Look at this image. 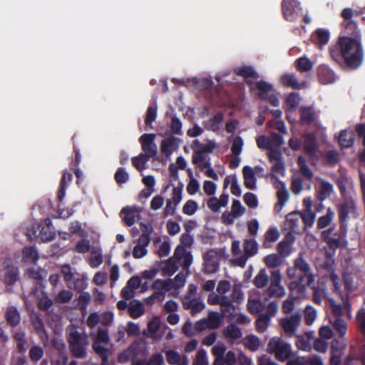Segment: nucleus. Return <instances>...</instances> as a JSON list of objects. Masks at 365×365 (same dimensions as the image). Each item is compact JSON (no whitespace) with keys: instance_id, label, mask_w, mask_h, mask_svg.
<instances>
[{"instance_id":"obj_54","label":"nucleus","mask_w":365,"mask_h":365,"mask_svg":"<svg viewBox=\"0 0 365 365\" xmlns=\"http://www.w3.org/2000/svg\"><path fill=\"white\" fill-rule=\"evenodd\" d=\"M43 356V350L40 346H33L29 350V358L34 362L38 361Z\"/></svg>"},{"instance_id":"obj_20","label":"nucleus","mask_w":365,"mask_h":365,"mask_svg":"<svg viewBox=\"0 0 365 365\" xmlns=\"http://www.w3.org/2000/svg\"><path fill=\"white\" fill-rule=\"evenodd\" d=\"M317 78L322 84L333 83L336 80L334 72L327 66L321 65L317 68Z\"/></svg>"},{"instance_id":"obj_25","label":"nucleus","mask_w":365,"mask_h":365,"mask_svg":"<svg viewBox=\"0 0 365 365\" xmlns=\"http://www.w3.org/2000/svg\"><path fill=\"white\" fill-rule=\"evenodd\" d=\"M300 216L298 212L289 213L286 216V225L291 232L299 233L300 229L299 227Z\"/></svg>"},{"instance_id":"obj_36","label":"nucleus","mask_w":365,"mask_h":365,"mask_svg":"<svg viewBox=\"0 0 365 365\" xmlns=\"http://www.w3.org/2000/svg\"><path fill=\"white\" fill-rule=\"evenodd\" d=\"M269 280L270 278L267 275L265 269H262L255 277L253 279V284L257 288H263L267 285Z\"/></svg>"},{"instance_id":"obj_6","label":"nucleus","mask_w":365,"mask_h":365,"mask_svg":"<svg viewBox=\"0 0 365 365\" xmlns=\"http://www.w3.org/2000/svg\"><path fill=\"white\" fill-rule=\"evenodd\" d=\"M282 276L279 270L271 272L270 284L267 293L270 297L281 298L285 295V289L281 284Z\"/></svg>"},{"instance_id":"obj_1","label":"nucleus","mask_w":365,"mask_h":365,"mask_svg":"<svg viewBox=\"0 0 365 365\" xmlns=\"http://www.w3.org/2000/svg\"><path fill=\"white\" fill-rule=\"evenodd\" d=\"M333 58L344 60L346 66L356 69L363 61V48L361 39L339 37L335 48L330 51Z\"/></svg>"},{"instance_id":"obj_9","label":"nucleus","mask_w":365,"mask_h":365,"mask_svg":"<svg viewBox=\"0 0 365 365\" xmlns=\"http://www.w3.org/2000/svg\"><path fill=\"white\" fill-rule=\"evenodd\" d=\"M300 322L301 315L299 314H294L289 317L282 318L279 322L285 334L289 337L295 335L297 329Z\"/></svg>"},{"instance_id":"obj_49","label":"nucleus","mask_w":365,"mask_h":365,"mask_svg":"<svg viewBox=\"0 0 365 365\" xmlns=\"http://www.w3.org/2000/svg\"><path fill=\"white\" fill-rule=\"evenodd\" d=\"M149 160L150 158L146 156V155L140 153L138 156L132 158V163L135 169L140 172L145 169V165Z\"/></svg>"},{"instance_id":"obj_53","label":"nucleus","mask_w":365,"mask_h":365,"mask_svg":"<svg viewBox=\"0 0 365 365\" xmlns=\"http://www.w3.org/2000/svg\"><path fill=\"white\" fill-rule=\"evenodd\" d=\"M305 227H312L315 220V214L310 210H304L302 214H299Z\"/></svg>"},{"instance_id":"obj_57","label":"nucleus","mask_w":365,"mask_h":365,"mask_svg":"<svg viewBox=\"0 0 365 365\" xmlns=\"http://www.w3.org/2000/svg\"><path fill=\"white\" fill-rule=\"evenodd\" d=\"M114 179L118 185H120L125 183L128 180L129 175L125 168L120 167L117 169L114 175Z\"/></svg>"},{"instance_id":"obj_39","label":"nucleus","mask_w":365,"mask_h":365,"mask_svg":"<svg viewBox=\"0 0 365 365\" xmlns=\"http://www.w3.org/2000/svg\"><path fill=\"white\" fill-rule=\"evenodd\" d=\"M143 351V348L139 343H133L129 347L124 351L122 356H125L127 358L135 359L139 356Z\"/></svg>"},{"instance_id":"obj_31","label":"nucleus","mask_w":365,"mask_h":365,"mask_svg":"<svg viewBox=\"0 0 365 365\" xmlns=\"http://www.w3.org/2000/svg\"><path fill=\"white\" fill-rule=\"evenodd\" d=\"M192 148L194 151L193 155H205V153H212L215 148L214 144H202L199 140H195L193 142Z\"/></svg>"},{"instance_id":"obj_45","label":"nucleus","mask_w":365,"mask_h":365,"mask_svg":"<svg viewBox=\"0 0 365 365\" xmlns=\"http://www.w3.org/2000/svg\"><path fill=\"white\" fill-rule=\"evenodd\" d=\"M243 248L245 254L247 257H252L257 253V243L255 240H245Z\"/></svg>"},{"instance_id":"obj_41","label":"nucleus","mask_w":365,"mask_h":365,"mask_svg":"<svg viewBox=\"0 0 365 365\" xmlns=\"http://www.w3.org/2000/svg\"><path fill=\"white\" fill-rule=\"evenodd\" d=\"M334 217V212L331 207L327 210V212L324 215L320 217L317 220V227L319 229H323L330 225Z\"/></svg>"},{"instance_id":"obj_15","label":"nucleus","mask_w":365,"mask_h":365,"mask_svg":"<svg viewBox=\"0 0 365 365\" xmlns=\"http://www.w3.org/2000/svg\"><path fill=\"white\" fill-rule=\"evenodd\" d=\"M203 272L205 274H213L219 269V261L213 251H209L203 256Z\"/></svg>"},{"instance_id":"obj_32","label":"nucleus","mask_w":365,"mask_h":365,"mask_svg":"<svg viewBox=\"0 0 365 365\" xmlns=\"http://www.w3.org/2000/svg\"><path fill=\"white\" fill-rule=\"evenodd\" d=\"M192 163L197 165L201 171L211 166L210 158L206 155H192Z\"/></svg>"},{"instance_id":"obj_59","label":"nucleus","mask_w":365,"mask_h":365,"mask_svg":"<svg viewBox=\"0 0 365 365\" xmlns=\"http://www.w3.org/2000/svg\"><path fill=\"white\" fill-rule=\"evenodd\" d=\"M61 272L63 276L64 281L67 286L70 287L73 280V274L71 272L70 265L65 264L62 266Z\"/></svg>"},{"instance_id":"obj_10","label":"nucleus","mask_w":365,"mask_h":365,"mask_svg":"<svg viewBox=\"0 0 365 365\" xmlns=\"http://www.w3.org/2000/svg\"><path fill=\"white\" fill-rule=\"evenodd\" d=\"M299 112L300 122L304 125L315 124L319 116V112L313 106H301Z\"/></svg>"},{"instance_id":"obj_61","label":"nucleus","mask_w":365,"mask_h":365,"mask_svg":"<svg viewBox=\"0 0 365 365\" xmlns=\"http://www.w3.org/2000/svg\"><path fill=\"white\" fill-rule=\"evenodd\" d=\"M356 130L359 137L362 139V144L364 147L363 151L360 153L359 158L361 161H365V125H357Z\"/></svg>"},{"instance_id":"obj_63","label":"nucleus","mask_w":365,"mask_h":365,"mask_svg":"<svg viewBox=\"0 0 365 365\" xmlns=\"http://www.w3.org/2000/svg\"><path fill=\"white\" fill-rule=\"evenodd\" d=\"M197 209V204L195 200H187L182 207V212L187 215H192Z\"/></svg>"},{"instance_id":"obj_2","label":"nucleus","mask_w":365,"mask_h":365,"mask_svg":"<svg viewBox=\"0 0 365 365\" xmlns=\"http://www.w3.org/2000/svg\"><path fill=\"white\" fill-rule=\"evenodd\" d=\"M287 273L288 277L293 279L289 285L290 291L299 296L305 294L307 287L314 282L310 265L301 256L295 259L294 267L288 268Z\"/></svg>"},{"instance_id":"obj_34","label":"nucleus","mask_w":365,"mask_h":365,"mask_svg":"<svg viewBox=\"0 0 365 365\" xmlns=\"http://www.w3.org/2000/svg\"><path fill=\"white\" fill-rule=\"evenodd\" d=\"M279 237V232L276 227H270L264 234L263 247L268 248L271 247V243L276 242Z\"/></svg>"},{"instance_id":"obj_48","label":"nucleus","mask_w":365,"mask_h":365,"mask_svg":"<svg viewBox=\"0 0 365 365\" xmlns=\"http://www.w3.org/2000/svg\"><path fill=\"white\" fill-rule=\"evenodd\" d=\"M210 329H215L219 327L222 322V317L217 312L211 311L206 318Z\"/></svg>"},{"instance_id":"obj_24","label":"nucleus","mask_w":365,"mask_h":365,"mask_svg":"<svg viewBox=\"0 0 365 365\" xmlns=\"http://www.w3.org/2000/svg\"><path fill=\"white\" fill-rule=\"evenodd\" d=\"M223 334L225 337L232 343L242 336L241 329L234 324L227 325L224 329Z\"/></svg>"},{"instance_id":"obj_21","label":"nucleus","mask_w":365,"mask_h":365,"mask_svg":"<svg viewBox=\"0 0 365 365\" xmlns=\"http://www.w3.org/2000/svg\"><path fill=\"white\" fill-rule=\"evenodd\" d=\"M165 357L170 365H188V360L185 355H180L175 350L169 349L165 351Z\"/></svg>"},{"instance_id":"obj_17","label":"nucleus","mask_w":365,"mask_h":365,"mask_svg":"<svg viewBox=\"0 0 365 365\" xmlns=\"http://www.w3.org/2000/svg\"><path fill=\"white\" fill-rule=\"evenodd\" d=\"M356 208L355 203L351 199H347L338 205L339 220L343 225L349 219V214Z\"/></svg>"},{"instance_id":"obj_40","label":"nucleus","mask_w":365,"mask_h":365,"mask_svg":"<svg viewBox=\"0 0 365 365\" xmlns=\"http://www.w3.org/2000/svg\"><path fill=\"white\" fill-rule=\"evenodd\" d=\"M93 349L94 351L101 358L103 364L108 362L110 351L97 342H93Z\"/></svg>"},{"instance_id":"obj_58","label":"nucleus","mask_w":365,"mask_h":365,"mask_svg":"<svg viewBox=\"0 0 365 365\" xmlns=\"http://www.w3.org/2000/svg\"><path fill=\"white\" fill-rule=\"evenodd\" d=\"M262 303L259 299H248L247 309L251 314H258L262 309Z\"/></svg>"},{"instance_id":"obj_35","label":"nucleus","mask_w":365,"mask_h":365,"mask_svg":"<svg viewBox=\"0 0 365 365\" xmlns=\"http://www.w3.org/2000/svg\"><path fill=\"white\" fill-rule=\"evenodd\" d=\"M272 178L277 180L279 185L282 187V189L277 192V197L278 199V202L282 206H283L289 199V192L285 187V184L282 181L279 180L277 176L273 174L272 175Z\"/></svg>"},{"instance_id":"obj_5","label":"nucleus","mask_w":365,"mask_h":365,"mask_svg":"<svg viewBox=\"0 0 365 365\" xmlns=\"http://www.w3.org/2000/svg\"><path fill=\"white\" fill-rule=\"evenodd\" d=\"M267 351L269 354H273L275 358L280 361H285L294 355L291 345L279 337H273L269 340L267 344Z\"/></svg>"},{"instance_id":"obj_51","label":"nucleus","mask_w":365,"mask_h":365,"mask_svg":"<svg viewBox=\"0 0 365 365\" xmlns=\"http://www.w3.org/2000/svg\"><path fill=\"white\" fill-rule=\"evenodd\" d=\"M333 327L339 333L340 338H343L347 331L346 322L341 318H336L333 322Z\"/></svg>"},{"instance_id":"obj_4","label":"nucleus","mask_w":365,"mask_h":365,"mask_svg":"<svg viewBox=\"0 0 365 365\" xmlns=\"http://www.w3.org/2000/svg\"><path fill=\"white\" fill-rule=\"evenodd\" d=\"M67 341L73 357L77 359L86 358V349L89 341L88 335L85 332H79L76 329H71L67 336Z\"/></svg>"},{"instance_id":"obj_55","label":"nucleus","mask_w":365,"mask_h":365,"mask_svg":"<svg viewBox=\"0 0 365 365\" xmlns=\"http://www.w3.org/2000/svg\"><path fill=\"white\" fill-rule=\"evenodd\" d=\"M299 104V96L296 93H291L286 98V105L289 111L294 110Z\"/></svg>"},{"instance_id":"obj_11","label":"nucleus","mask_w":365,"mask_h":365,"mask_svg":"<svg viewBox=\"0 0 365 365\" xmlns=\"http://www.w3.org/2000/svg\"><path fill=\"white\" fill-rule=\"evenodd\" d=\"M182 307L186 310H190L191 315L201 312L205 307V304L200 298L184 297L182 299Z\"/></svg>"},{"instance_id":"obj_27","label":"nucleus","mask_w":365,"mask_h":365,"mask_svg":"<svg viewBox=\"0 0 365 365\" xmlns=\"http://www.w3.org/2000/svg\"><path fill=\"white\" fill-rule=\"evenodd\" d=\"M145 312L143 304L138 300H133L128 306V313L130 317L137 319Z\"/></svg>"},{"instance_id":"obj_28","label":"nucleus","mask_w":365,"mask_h":365,"mask_svg":"<svg viewBox=\"0 0 365 365\" xmlns=\"http://www.w3.org/2000/svg\"><path fill=\"white\" fill-rule=\"evenodd\" d=\"M6 319L12 327H16L20 322V314L15 307H9L6 311Z\"/></svg>"},{"instance_id":"obj_38","label":"nucleus","mask_w":365,"mask_h":365,"mask_svg":"<svg viewBox=\"0 0 365 365\" xmlns=\"http://www.w3.org/2000/svg\"><path fill=\"white\" fill-rule=\"evenodd\" d=\"M137 245L134 247L133 250V256L135 259L143 257L146 255L148 250L146 247L148 246L150 242L146 241H142L141 240H137Z\"/></svg>"},{"instance_id":"obj_22","label":"nucleus","mask_w":365,"mask_h":365,"mask_svg":"<svg viewBox=\"0 0 365 365\" xmlns=\"http://www.w3.org/2000/svg\"><path fill=\"white\" fill-rule=\"evenodd\" d=\"M341 26L344 29L343 32L344 36L343 37L356 38L361 39V35L357 24L354 21H343Z\"/></svg>"},{"instance_id":"obj_29","label":"nucleus","mask_w":365,"mask_h":365,"mask_svg":"<svg viewBox=\"0 0 365 365\" xmlns=\"http://www.w3.org/2000/svg\"><path fill=\"white\" fill-rule=\"evenodd\" d=\"M242 175L244 178L245 186L250 190L255 189V182H249L248 180H255V171L253 168L249 165H245L242 168Z\"/></svg>"},{"instance_id":"obj_37","label":"nucleus","mask_w":365,"mask_h":365,"mask_svg":"<svg viewBox=\"0 0 365 365\" xmlns=\"http://www.w3.org/2000/svg\"><path fill=\"white\" fill-rule=\"evenodd\" d=\"M297 163L299 168V171L301 174L307 180H312L314 174L311 169L307 165L305 158L303 156L300 155L298 157Z\"/></svg>"},{"instance_id":"obj_56","label":"nucleus","mask_w":365,"mask_h":365,"mask_svg":"<svg viewBox=\"0 0 365 365\" xmlns=\"http://www.w3.org/2000/svg\"><path fill=\"white\" fill-rule=\"evenodd\" d=\"M236 309L237 307L233 304V302L228 304H226V306L220 307V311L222 315L230 319H234Z\"/></svg>"},{"instance_id":"obj_43","label":"nucleus","mask_w":365,"mask_h":365,"mask_svg":"<svg viewBox=\"0 0 365 365\" xmlns=\"http://www.w3.org/2000/svg\"><path fill=\"white\" fill-rule=\"evenodd\" d=\"M313 38L317 43L322 46L325 45L329 40V33L328 31L323 29H318L315 31Z\"/></svg>"},{"instance_id":"obj_30","label":"nucleus","mask_w":365,"mask_h":365,"mask_svg":"<svg viewBox=\"0 0 365 365\" xmlns=\"http://www.w3.org/2000/svg\"><path fill=\"white\" fill-rule=\"evenodd\" d=\"M338 142L342 148L351 147L354 143L353 132H348L346 130H341L338 137Z\"/></svg>"},{"instance_id":"obj_8","label":"nucleus","mask_w":365,"mask_h":365,"mask_svg":"<svg viewBox=\"0 0 365 365\" xmlns=\"http://www.w3.org/2000/svg\"><path fill=\"white\" fill-rule=\"evenodd\" d=\"M155 137L154 133H144L139 138L143 154L150 158L155 157L158 153V147L155 143Z\"/></svg>"},{"instance_id":"obj_64","label":"nucleus","mask_w":365,"mask_h":365,"mask_svg":"<svg viewBox=\"0 0 365 365\" xmlns=\"http://www.w3.org/2000/svg\"><path fill=\"white\" fill-rule=\"evenodd\" d=\"M356 320L359 324V330L365 338V310L362 309L358 312Z\"/></svg>"},{"instance_id":"obj_14","label":"nucleus","mask_w":365,"mask_h":365,"mask_svg":"<svg viewBox=\"0 0 365 365\" xmlns=\"http://www.w3.org/2000/svg\"><path fill=\"white\" fill-rule=\"evenodd\" d=\"M280 83L284 87L300 90L307 87L306 81L299 82L296 74L286 73L280 77Z\"/></svg>"},{"instance_id":"obj_42","label":"nucleus","mask_w":365,"mask_h":365,"mask_svg":"<svg viewBox=\"0 0 365 365\" xmlns=\"http://www.w3.org/2000/svg\"><path fill=\"white\" fill-rule=\"evenodd\" d=\"M18 269L13 266H8L7 270L4 274V283L8 285H13L18 279Z\"/></svg>"},{"instance_id":"obj_7","label":"nucleus","mask_w":365,"mask_h":365,"mask_svg":"<svg viewBox=\"0 0 365 365\" xmlns=\"http://www.w3.org/2000/svg\"><path fill=\"white\" fill-rule=\"evenodd\" d=\"M256 88L258 91V96L260 99L269 102L273 106H279V101L277 96L274 93L269 94L270 92L274 91L272 84L264 81H259L256 83Z\"/></svg>"},{"instance_id":"obj_3","label":"nucleus","mask_w":365,"mask_h":365,"mask_svg":"<svg viewBox=\"0 0 365 365\" xmlns=\"http://www.w3.org/2000/svg\"><path fill=\"white\" fill-rule=\"evenodd\" d=\"M324 242L327 244L329 249L334 252L338 249L344 248L348 245L347 230L345 226L340 225L339 229L335 227H329L321 234Z\"/></svg>"},{"instance_id":"obj_60","label":"nucleus","mask_w":365,"mask_h":365,"mask_svg":"<svg viewBox=\"0 0 365 365\" xmlns=\"http://www.w3.org/2000/svg\"><path fill=\"white\" fill-rule=\"evenodd\" d=\"M231 297L233 302L240 303L243 299L241 284H235L232 287Z\"/></svg>"},{"instance_id":"obj_16","label":"nucleus","mask_w":365,"mask_h":365,"mask_svg":"<svg viewBox=\"0 0 365 365\" xmlns=\"http://www.w3.org/2000/svg\"><path fill=\"white\" fill-rule=\"evenodd\" d=\"M180 139L170 136L164 138L160 143V151L167 158H169L179 147Z\"/></svg>"},{"instance_id":"obj_46","label":"nucleus","mask_w":365,"mask_h":365,"mask_svg":"<svg viewBox=\"0 0 365 365\" xmlns=\"http://www.w3.org/2000/svg\"><path fill=\"white\" fill-rule=\"evenodd\" d=\"M139 225L142 234L138 237V240H141L143 242L146 241L147 242H150V235L153 232V226L150 224L143 222H140Z\"/></svg>"},{"instance_id":"obj_33","label":"nucleus","mask_w":365,"mask_h":365,"mask_svg":"<svg viewBox=\"0 0 365 365\" xmlns=\"http://www.w3.org/2000/svg\"><path fill=\"white\" fill-rule=\"evenodd\" d=\"M294 66L296 69L301 73L309 71L313 68L312 62L306 56L298 58L294 62Z\"/></svg>"},{"instance_id":"obj_19","label":"nucleus","mask_w":365,"mask_h":365,"mask_svg":"<svg viewBox=\"0 0 365 365\" xmlns=\"http://www.w3.org/2000/svg\"><path fill=\"white\" fill-rule=\"evenodd\" d=\"M319 185L316 189L317 198L319 201L323 202L329 198L334 192L333 185L324 180V179H319Z\"/></svg>"},{"instance_id":"obj_13","label":"nucleus","mask_w":365,"mask_h":365,"mask_svg":"<svg viewBox=\"0 0 365 365\" xmlns=\"http://www.w3.org/2000/svg\"><path fill=\"white\" fill-rule=\"evenodd\" d=\"M299 6V2L297 0H282V11L284 18L289 21H294L297 16V10Z\"/></svg>"},{"instance_id":"obj_52","label":"nucleus","mask_w":365,"mask_h":365,"mask_svg":"<svg viewBox=\"0 0 365 365\" xmlns=\"http://www.w3.org/2000/svg\"><path fill=\"white\" fill-rule=\"evenodd\" d=\"M264 262L268 267L276 268L281 264L282 259L277 255L271 254L264 258Z\"/></svg>"},{"instance_id":"obj_47","label":"nucleus","mask_w":365,"mask_h":365,"mask_svg":"<svg viewBox=\"0 0 365 365\" xmlns=\"http://www.w3.org/2000/svg\"><path fill=\"white\" fill-rule=\"evenodd\" d=\"M235 73L237 75L242 76L245 78H258V75L257 72L253 69L252 67L245 66H241L236 69Z\"/></svg>"},{"instance_id":"obj_50","label":"nucleus","mask_w":365,"mask_h":365,"mask_svg":"<svg viewBox=\"0 0 365 365\" xmlns=\"http://www.w3.org/2000/svg\"><path fill=\"white\" fill-rule=\"evenodd\" d=\"M223 118H224V116L221 112L216 113L207 122L208 128L213 131L217 130L220 128V126L223 121Z\"/></svg>"},{"instance_id":"obj_44","label":"nucleus","mask_w":365,"mask_h":365,"mask_svg":"<svg viewBox=\"0 0 365 365\" xmlns=\"http://www.w3.org/2000/svg\"><path fill=\"white\" fill-rule=\"evenodd\" d=\"M270 320L268 316L260 314L255 321L256 331L259 333L264 332L269 327Z\"/></svg>"},{"instance_id":"obj_26","label":"nucleus","mask_w":365,"mask_h":365,"mask_svg":"<svg viewBox=\"0 0 365 365\" xmlns=\"http://www.w3.org/2000/svg\"><path fill=\"white\" fill-rule=\"evenodd\" d=\"M164 358L161 353L153 354L148 360L136 359L133 360V365H163Z\"/></svg>"},{"instance_id":"obj_12","label":"nucleus","mask_w":365,"mask_h":365,"mask_svg":"<svg viewBox=\"0 0 365 365\" xmlns=\"http://www.w3.org/2000/svg\"><path fill=\"white\" fill-rule=\"evenodd\" d=\"M140 212L141 208L138 206H127L121 210L120 217L124 223L130 227L140 217Z\"/></svg>"},{"instance_id":"obj_23","label":"nucleus","mask_w":365,"mask_h":365,"mask_svg":"<svg viewBox=\"0 0 365 365\" xmlns=\"http://www.w3.org/2000/svg\"><path fill=\"white\" fill-rule=\"evenodd\" d=\"M73 175L71 173L67 172L66 170L63 173L59 189L58 190L57 197L58 201L62 202L66 195V190L68 187V184L72 181Z\"/></svg>"},{"instance_id":"obj_18","label":"nucleus","mask_w":365,"mask_h":365,"mask_svg":"<svg viewBox=\"0 0 365 365\" xmlns=\"http://www.w3.org/2000/svg\"><path fill=\"white\" fill-rule=\"evenodd\" d=\"M303 148L304 150L312 158L317 157V143L315 135L308 133L303 135Z\"/></svg>"},{"instance_id":"obj_62","label":"nucleus","mask_w":365,"mask_h":365,"mask_svg":"<svg viewBox=\"0 0 365 365\" xmlns=\"http://www.w3.org/2000/svg\"><path fill=\"white\" fill-rule=\"evenodd\" d=\"M243 200L245 203L251 208H255L258 205L257 196L252 193L247 192L244 195Z\"/></svg>"}]
</instances>
